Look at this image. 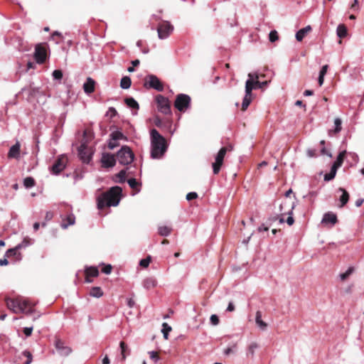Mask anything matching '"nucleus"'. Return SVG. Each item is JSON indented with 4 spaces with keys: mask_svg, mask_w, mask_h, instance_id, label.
Returning <instances> with one entry per match:
<instances>
[{
    "mask_svg": "<svg viewBox=\"0 0 364 364\" xmlns=\"http://www.w3.org/2000/svg\"><path fill=\"white\" fill-rule=\"evenodd\" d=\"M122 193V189L119 186L112 187L107 192L97 197V208L102 210L106 206H117L120 201Z\"/></svg>",
    "mask_w": 364,
    "mask_h": 364,
    "instance_id": "1",
    "label": "nucleus"
},
{
    "mask_svg": "<svg viewBox=\"0 0 364 364\" xmlns=\"http://www.w3.org/2000/svg\"><path fill=\"white\" fill-rule=\"evenodd\" d=\"M151 138V157L161 159L166 153L168 146L165 138L159 132L153 129L150 132Z\"/></svg>",
    "mask_w": 364,
    "mask_h": 364,
    "instance_id": "2",
    "label": "nucleus"
},
{
    "mask_svg": "<svg viewBox=\"0 0 364 364\" xmlns=\"http://www.w3.org/2000/svg\"><path fill=\"white\" fill-rule=\"evenodd\" d=\"M7 307L14 314H31L33 312V307L35 304L22 297L15 299L8 298L6 300Z\"/></svg>",
    "mask_w": 364,
    "mask_h": 364,
    "instance_id": "3",
    "label": "nucleus"
},
{
    "mask_svg": "<svg viewBox=\"0 0 364 364\" xmlns=\"http://www.w3.org/2000/svg\"><path fill=\"white\" fill-rule=\"evenodd\" d=\"M117 157L120 164L128 165L134 161V154L129 146H123L117 151Z\"/></svg>",
    "mask_w": 364,
    "mask_h": 364,
    "instance_id": "4",
    "label": "nucleus"
},
{
    "mask_svg": "<svg viewBox=\"0 0 364 364\" xmlns=\"http://www.w3.org/2000/svg\"><path fill=\"white\" fill-rule=\"evenodd\" d=\"M191 97L186 94H178L174 102V107L181 112H185L191 106Z\"/></svg>",
    "mask_w": 364,
    "mask_h": 364,
    "instance_id": "5",
    "label": "nucleus"
},
{
    "mask_svg": "<svg viewBox=\"0 0 364 364\" xmlns=\"http://www.w3.org/2000/svg\"><path fill=\"white\" fill-rule=\"evenodd\" d=\"M173 31V26L170 22L164 21L161 22L157 27L158 37L160 39L167 38Z\"/></svg>",
    "mask_w": 364,
    "mask_h": 364,
    "instance_id": "6",
    "label": "nucleus"
},
{
    "mask_svg": "<svg viewBox=\"0 0 364 364\" xmlns=\"http://www.w3.org/2000/svg\"><path fill=\"white\" fill-rule=\"evenodd\" d=\"M157 108L159 112L164 114H170L171 113L169 100L163 95H157L156 97Z\"/></svg>",
    "mask_w": 364,
    "mask_h": 364,
    "instance_id": "7",
    "label": "nucleus"
},
{
    "mask_svg": "<svg viewBox=\"0 0 364 364\" xmlns=\"http://www.w3.org/2000/svg\"><path fill=\"white\" fill-rule=\"evenodd\" d=\"M144 85L149 88L154 89L159 92L164 90V86L161 82L154 75H149L146 76Z\"/></svg>",
    "mask_w": 364,
    "mask_h": 364,
    "instance_id": "8",
    "label": "nucleus"
},
{
    "mask_svg": "<svg viewBox=\"0 0 364 364\" xmlns=\"http://www.w3.org/2000/svg\"><path fill=\"white\" fill-rule=\"evenodd\" d=\"M227 151L228 147H223L217 154L215 156V161L213 164V171L214 174H218L219 173Z\"/></svg>",
    "mask_w": 364,
    "mask_h": 364,
    "instance_id": "9",
    "label": "nucleus"
},
{
    "mask_svg": "<svg viewBox=\"0 0 364 364\" xmlns=\"http://www.w3.org/2000/svg\"><path fill=\"white\" fill-rule=\"evenodd\" d=\"M250 84V81H246L245 82V95L242 103L243 110H246L252 102V91L254 87H251Z\"/></svg>",
    "mask_w": 364,
    "mask_h": 364,
    "instance_id": "10",
    "label": "nucleus"
},
{
    "mask_svg": "<svg viewBox=\"0 0 364 364\" xmlns=\"http://www.w3.org/2000/svg\"><path fill=\"white\" fill-rule=\"evenodd\" d=\"M54 345L58 353L60 356H68L72 352V349L69 346H66L60 339H56Z\"/></svg>",
    "mask_w": 364,
    "mask_h": 364,
    "instance_id": "11",
    "label": "nucleus"
},
{
    "mask_svg": "<svg viewBox=\"0 0 364 364\" xmlns=\"http://www.w3.org/2000/svg\"><path fill=\"white\" fill-rule=\"evenodd\" d=\"M65 160V157L63 155L58 158L50 168V171L53 174L58 175L64 170L66 166Z\"/></svg>",
    "mask_w": 364,
    "mask_h": 364,
    "instance_id": "12",
    "label": "nucleus"
},
{
    "mask_svg": "<svg viewBox=\"0 0 364 364\" xmlns=\"http://www.w3.org/2000/svg\"><path fill=\"white\" fill-rule=\"evenodd\" d=\"M102 166L103 168H112L116 164V159L114 154L103 153L101 158Z\"/></svg>",
    "mask_w": 364,
    "mask_h": 364,
    "instance_id": "13",
    "label": "nucleus"
},
{
    "mask_svg": "<svg viewBox=\"0 0 364 364\" xmlns=\"http://www.w3.org/2000/svg\"><path fill=\"white\" fill-rule=\"evenodd\" d=\"M34 58L38 64H42L46 59V50L41 45H37L35 47Z\"/></svg>",
    "mask_w": 364,
    "mask_h": 364,
    "instance_id": "14",
    "label": "nucleus"
},
{
    "mask_svg": "<svg viewBox=\"0 0 364 364\" xmlns=\"http://www.w3.org/2000/svg\"><path fill=\"white\" fill-rule=\"evenodd\" d=\"M78 156L80 160L85 164H89L92 159V154L87 151L85 144H81L78 147Z\"/></svg>",
    "mask_w": 364,
    "mask_h": 364,
    "instance_id": "15",
    "label": "nucleus"
},
{
    "mask_svg": "<svg viewBox=\"0 0 364 364\" xmlns=\"http://www.w3.org/2000/svg\"><path fill=\"white\" fill-rule=\"evenodd\" d=\"M124 102L129 107L132 109V114L136 115L137 114V112L139 109V103L132 97H126L124 99Z\"/></svg>",
    "mask_w": 364,
    "mask_h": 364,
    "instance_id": "16",
    "label": "nucleus"
},
{
    "mask_svg": "<svg viewBox=\"0 0 364 364\" xmlns=\"http://www.w3.org/2000/svg\"><path fill=\"white\" fill-rule=\"evenodd\" d=\"M95 81L90 77L86 79V81L83 84L84 92L90 95L95 91Z\"/></svg>",
    "mask_w": 364,
    "mask_h": 364,
    "instance_id": "17",
    "label": "nucleus"
},
{
    "mask_svg": "<svg viewBox=\"0 0 364 364\" xmlns=\"http://www.w3.org/2000/svg\"><path fill=\"white\" fill-rule=\"evenodd\" d=\"M20 143L17 141L11 146L8 153V157L11 159H18L20 157Z\"/></svg>",
    "mask_w": 364,
    "mask_h": 364,
    "instance_id": "18",
    "label": "nucleus"
},
{
    "mask_svg": "<svg viewBox=\"0 0 364 364\" xmlns=\"http://www.w3.org/2000/svg\"><path fill=\"white\" fill-rule=\"evenodd\" d=\"M99 274V271L97 267H90L85 269V282L87 283L91 282V280L89 279L90 277H95Z\"/></svg>",
    "mask_w": 364,
    "mask_h": 364,
    "instance_id": "19",
    "label": "nucleus"
},
{
    "mask_svg": "<svg viewBox=\"0 0 364 364\" xmlns=\"http://www.w3.org/2000/svg\"><path fill=\"white\" fill-rule=\"evenodd\" d=\"M336 222L337 217L336 214L333 213H325L321 220L322 223H331V225L336 224Z\"/></svg>",
    "mask_w": 364,
    "mask_h": 364,
    "instance_id": "20",
    "label": "nucleus"
},
{
    "mask_svg": "<svg viewBox=\"0 0 364 364\" xmlns=\"http://www.w3.org/2000/svg\"><path fill=\"white\" fill-rule=\"evenodd\" d=\"M311 31V26H306V27L300 29L299 31H298L296 33V39L298 41H301L305 37V36L309 32Z\"/></svg>",
    "mask_w": 364,
    "mask_h": 364,
    "instance_id": "21",
    "label": "nucleus"
},
{
    "mask_svg": "<svg viewBox=\"0 0 364 364\" xmlns=\"http://www.w3.org/2000/svg\"><path fill=\"white\" fill-rule=\"evenodd\" d=\"M255 322L257 326L262 331L266 330L267 324L262 320V313L259 311L256 312Z\"/></svg>",
    "mask_w": 364,
    "mask_h": 364,
    "instance_id": "22",
    "label": "nucleus"
},
{
    "mask_svg": "<svg viewBox=\"0 0 364 364\" xmlns=\"http://www.w3.org/2000/svg\"><path fill=\"white\" fill-rule=\"evenodd\" d=\"M338 191L342 193V195L341 196L339 200L341 202V205H339L340 208L343 207L349 200V194L343 188H339Z\"/></svg>",
    "mask_w": 364,
    "mask_h": 364,
    "instance_id": "23",
    "label": "nucleus"
},
{
    "mask_svg": "<svg viewBox=\"0 0 364 364\" xmlns=\"http://www.w3.org/2000/svg\"><path fill=\"white\" fill-rule=\"evenodd\" d=\"M119 348L121 350L122 360L124 361L127 358V356L130 354V349L124 341L119 343Z\"/></svg>",
    "mask_w": 364,
    "mask_h": 364,
    "instance_id": "24",
    "label": "nucleus"
},
{
    "mask_svg": "<svg viewBox=\"0 0 364 364\" xmlns=\"http://www.w3.org/2000/svg\"><path fill=\"white\" fill-rule=\"evenodd\" d=\"M334 125L335 129L333 130H329L328 134L331 136L333 134H337L340 132L342 129V122L341 119L338 117L334 119Z\"/></svg>",
    "mask_w": 364,
    "mask_h": 364,
    "instance_id": "25",
    "label": "nucleus"
},
{
    "mask_svg": "<svg viewBox=\"0 0 364 364\" xmlns=\"http://www.w3.org/2000/svg\"><path fill=\"white\" fill-rule=\"evenodd\" d=\"M156 285V281L153 277H148L144 279L143 281V287L146 289H150L154 287Z\"/></svg>",
    "mask_w": 364,
    "mask_h": 364,
    "instance_id": "26",
    "label": "nucleus"
},
{
    "mask_svg": "<svg viewBox=\"0 0 364 364\" xmlns=\"http://www.w3.org/2000/svg\"><path fill=\"white\" fill-rule=\"evenodd\" d=\"M109 137H111V139H112L113 140H127V137L124 135V134L119 131V130H116V131H114L112 132L110 135H109Z\"/></svg>",
    "mask_w": 364,
    "mask_h": 364,
    "instance_id": "27",
    "label": "nucleus"
},
{
    "mask_svg": "<svg viewBox=\"0 0 364 364\" xmlns=\"http://www.w3.org/2000/svg\"><path fill=\"white\" fill-rule=\"evenodd\" d=\"M132 80L129 76H124L121 79L120 87L124 90H127L131 87Z\"/></svg>",
    "mask_w": 364,
    "mask_h": 364,
    "instance_id": "28",
    "label": "nucleus"
},
{
    "mask_svg": "<svg viewBox=\"0 0 364 364\" xmlns=\"http://www.w3.org/2000/svg\"><path fill=\"white\" fill-rule=\"evenodd\" d=\"M346 151H343L339 153V154L337 156V159H336V161L333 164L334 168H339L340 166H341V165L343 164V159H344L345 155H346Z\"/></svg>",
    "mask_w": 364,
    "mask_h": 364,
    "instance_id": "29",
    "label": "nucleus"
},
{
    "mask_svg": "<svg viewBox=\"0 0 364 364\" xmlns=\"http://www.w3.org/2000/svg\"><path fill=\"white\" fill-rule=\"evenodd\" d=\"M19 249L16 246L14 248L9 249L6 252L5 257H10L11 256L16 257L19 259L21 254L18 252Z\"/></svg>",
    "mask_w": 364,
    "mask_h": 364,
    "instance_id": "30",
    "label": "nucleus"
},
{
    "mask_svg": "<svg viewBox=\"0 0 364 364\" xmlns=\"http://www.w3.org/2000/svg\"><path fill=\"white\" fill-rule=\"evenodd\" d=\"M336 32L338 36L341 38H345L347 36V28L343 24L338 26Z\"/></svg>",
    "mask_w": 364,
    "mask_h": 364,
    "instance_id": "31",
    "label": "nucleus"
},
{
    "mask_svg": "<svg viewBox=\"0 0 364 364\" xmlns=\"http://www.w3.org/2000/svg\"><path fill=\"white\" fill-rule=\"evenodd\" d=\"M33 243V240L29 238V237H24L23 241L18 244L16 246H17V248H18L19 250L22 249V248H26L27 247H28L29 245H32Z\"/></svg>",
    "mask_w": 364,
    "mask_h": 364,
    "instance_id": "32",
    "label": "nucleus"
},
{
    "mask_svg": "<svg viewBox=\"0 0 364 364\" xmlns=\"http://www.w3.org/2000/svg\"><path fill=\"white\" fill-rule=\"evenodd\" d=\"M295 208V203H292L291 205V208L289 210H288L287 214L289 215V217L287 218V223L291 226L294 224V219L292 216L293 215V210L294 208Z\"/></svg>",
    "mask_w": 364,
    "mask_h": 364,
    "instance_id": "33",
    "label": "nucleus"
},
{
    "mask_svg": "<svg viewBox=\"0 0 364 364\" xmlns=\"http://www.w3.org/2000/svg\"><path fill=\"white\" fill-rule=\"evenodd\" d=\"M127 171L125 169L121 170L117 174H116L115 177V182L117 183H124L125 182V178H126Z\"/></svg>",
    "mask_w": 364,
    "mask_h": 364,
    "instance_id": "34",
    "label": "nucleus"
},
{
    "mask_svg": "<svg viewBox=\"0 0 364 364\" xmlns=\"http://www.w3.org/2000/svg\"><path fill=\"white\" fill-rule=\"evenodd\" d=\"M172 229L168 226L159 227V234L163 237L168 236L171 232Z\"/></svg>",
    "mask_w": 364,
    "mask_h": 364,
    "instance_id": "35",
    "label": "nucleus"
},
{
    "mask_svg": "<svg viewBox=\"0 0 364 364\" xmlns=\"http://www.w3.org/2000/svg\"><path fill=\"white\" fill-rule=\"evenodd\" d=\"M258 347L259 346L257 343H255V342L251 343L247 348V355L253 357L255 355V352L258 348Z\"/></svg>",
    "mask_w": 364,
    "mask_h": 364,
    "instance_id": "36",
    "label": "nucleus"
},
{
    "mask_svg": "<svg viewBox=\"0 0 364 364\" xmlns=\"http://www.w3.org/2000/svg\"><path fill=\"white\" fill-rule=\"evenodd\" d=\"M90 295L92 297L100 298L103 295V292L100 287H92L90 291Z\"/></svg>",
    "mask_w": 364,
    "mask_h": 364,
    "instance_id": "37",
    "label": "nucleus"
},
{
    "mask_svg": "<svg viewBox=\"0 0 364 364\" xmlns=\"http://www.w3.org/2000/svg\"><path fill=\"white\" fill-rule=\"evenodd\" d=\"M292 203H294V202L290 203L289 201H284L282 202L279 205V211L281 213L282 215H284L287 214V212L285 211L287 208H289V210L291 208V205Z\"/></svg>",
    "mask_w": 364,
    "mask_h": 364,
    "instance_id": "38",
    "label": "nucleus"
},
{
    "mask_svg": "<svg viewBox=\"0 0 364 364\" xmlns=\"http://www.w3.org/2000/svg\"><path fill=\"white\" fill-rule=\"evenodd\" d=\"M171 327L167 323H162V329L161 332L163 333L164 338L167 340L168 338V333L171 331Z\"/></svg>",
    "mask_w": 364,
    "mask_h": 364,
    "instance_id": "39",
    "label": "nucleus"
},
{
    "mask_svg": "<svg viewBox=\"0 0 364 364\" xmlns=\"http://www.w3.org/2000/svg\"><path fill=\"white\" fill-rule=\"evenodd\" d=\"M67 223H63L61 227L63 229H66L69 225H72L75 223V218L74 215L71 214L66 218Z\"/></svg>",
    "mask_w": 364,
    "mask_h": 364,
    "instance_id": "40",
    "label": "nucleus"
},
{
    "mask_svg": "<svg viewBox=\"0 0 364 364\" xmlns=\"http://www.w3.org/2000/svg\"><path fill=\"white\" fill-rule=\"evenodd\" d=\"M23 186L26 188H31L35 186V180L32 177H26L23 180Z\"/></svg>",
    "mask_w": 364,
    "mask_h": 364,
    "instance_id": "41",
    "label": "nucleus"
},
{
    "mask_svg": "<svg viewBox=\"0 0 364 364\" xmlns=\"http://www.w3.org/2000/svg\"><path fill=\"white\" fill-rule=\"evenodd\" d=\"M337 168L332 166L330 173L324 176V180L327 181L332 180L336 176Z\"/></svg>",
    "mask_w": 364,
    "mask_h": 364,
    "instance_id": "42",
    "label": "nucleus"
},
{
    "mask_svg": "<svg viewBox=\"0 0 364 364\" xmlns=\"http://www.w3.org/2000/svg\"><path fill=\"white\" fill-rule=\"evenodd\" d=\"M22 355L27 358L26 361L23 364H31L32 363L33 356L31 352L28 350H24L23 351Z\"/></svg>",
    "mask_w": 364,
    "mask_h": 364,
    "instance_id": "43",
    "label": "nucleus"
},
{
    "mask_svg": "<svg viewBox=\"0 0 364 364\" xmlns=\"http://www.w3.org/2000/svg\"><path fill=\"white\" fill-rule=\"evenodd\" d=\"M353 272V268L349 267L345 272L340 274L339 277L341 280H345L346 279H347L349 277V275H350L352 274Z\"/></svg>",
    "mask_w": 364,
    "mask_h": 364,
    "instance_id": "44",
    "label": "nucleus"
},
{
    "mask_svg": "<svg viewBox=\"0 0 364 364\" xmlns=\"http://www.w3.org/2000/svg\"><path fill=\"white\" fill-rule=\"evenodd\" d=\"M52 76L54 80H60L63 78V72L60 70H55Z\"/></svg>",
    "mask_w": 364,
    "mask_h": 364,
    "instance_id": "45",
    "label": "nucleus"
},
{
    "mask_svg": "<svg viewBox=\"0 0 364 364\" xmlns=\"http://www.w3.org/2000/svg\"><path fill=\"white\" fill-rule=\"evenodd\" d=\"M151 259V256H148L145 259H141L139 262V265L144 268L147 267L149 265Z\"/></svg>",
    "mask_w": 364,
    "mask_h": 364,
    "instance_id": "46",
    "label": "nucleus"
},
{
    "mask_svg": "<svg viewBox=\"0 0 364 364\" xmlns=\"http://www.w3.org/2000/svg\"><path fill=\"white\" fill-rule=\"evenodd\" d=\"M278 33L275 30L271 31L269 34V40L271 42H274L278 40Z\"/></svg>",
    "mask_w": 364,
    "mask_h": 364,
    "instance_id": "47",
    "label": "nucleus"
},
{
    "mask_svg": "<svg viewBox=\"0 0 364 364\" xmlns=\"http://www.w3.org/2000/svg\"><path fill=\"white\" fill-rule=\"evenodd\" d=\"M257 78H258V75L257 73H249L248 79L247 80V81H250L251 87H254L255 80H257Z\"/></svg>",
    "mask_w": 364,
    "mask_h": 364,
    "instance_id": "48",
    "label": "nucleus"
},
{
    "mask_svg": "<svg viewBox=\"0 0 364 364\" xmlns=\"http://www.w3.org/2000/svg\"><path fill=\"white\" fill-rule=\"evenodd\" d=\"M267 84H268L267 81L259 82L258 80H255L254 82V88L253 89L262 88L263 87L267 85Z\"/></svg>",
    "mask_w": 364,
    "mask_h": 364,
    "instance_id": "49",
    "label": "nucleus"
},
{
    "mask_svg": "<svg viewBox=\"0 0 364 364\" xmlns=\"http://www.w3.org/2000/svg\"><path fill=\"white\" fill-rule=\"evenodd\" d=\"M117 141H118L117 140H113L112 139H111V137H109V142H108L109 149L112 150L114 148H116L117 146H118L119 143Z\"/></svg>",
    "mask_w": 364,
    "mask_h": 364,
    "instance_id": "50",
    "label": "nucleus"
},
{
    "mask_svg": "<svg viewBox=\"0 0 364 364\" xmlns=\"http://www.w3.org/2000/svg\"><path fill=\"white\" fill-rule=\"evenodd\" d=\"M127 183L129 184V186H130V188H132V189H135L138 187L139 186V183L136 181V180L135 178H129L128 181H127Z\"/></svg>",
    "mask_w": 364,
    "mask_h": 364,
    "instance_id": "51",
    "label": "nucleus"
},
{
    "mask_svg": "<svg viewBox=\"0 0 364 364\" xmlns=\"http://www.w3.org/2000/svg\"><path fill=\"white\" fill-rule=\"evenodd\" d=\"M150 358L156 363L159 360V357L157 355V353L156 351H149V352Z\"/></svg>",
    "mask_w": 364,
    "mask_h": 364,
    "instance_id": "52",
    "label": "nucleus"
},
{
    "mask_svg": "<svg viewBox=\"0 0 364 364\" xmlns=\"http://www.w3.org/2000/svg\"><path fill=\"white\" fill-rule=\"evenodd\" d=\"M210 323L214 326H217L219 323V318L215 314L211 315V316L210 318Z\"/></svg>",
    "mask_w": 364,
    "mask_h": 364,
    "instance_id": "53",
    "label": "nucleus"
},
{
    "mask_svg": "<svg viewBox=\"0 0 364 364\" xmlns=\"http://www.w3.org/2000/svg\"><path fill=\"white\" fill-rule=\"evenodd\" d=\"M198 198V194L196 192H190L186 195V199L188 200H191L193 199H196Z\"/></svg>",
    "mask_w": 364,
    "mask_h": 364,
    "instance_id": "54",
    "label": "nucleus"
},
{
    "mask_svg": "<svg viewBox=\"0 0 364 364\" xmlns=\"http://www.w3.org/2000/svg\"><path fill=\"white\" fill-rule=\"evenodd\" d=\"M112 265L107 264L102 268V272L106 274H109L112 272Z\"/></svg>",
    "mask_w": 364,
    "mask_h": 364,
    "instance_id": "55",
    "label": "nucleus"
},
{
    "mask_svg": "<svg viewBox=\"0 0 364 364\" xmlns=\"http://www.w3.org/2000/svg\"><path fill=\"white\" fill-rule=\"evenodd\" d=\"M33 331V327H25L23 328V333L26 336V337H28L31 335Z\"/></svg>",
    "mask_w": 364,
    "mask_h": 364,
    "instance_id": "56",
    "label": "nucleus"
},
{
    "mask_svg": "<svg viewBox=\"0 0 364 364\" xmlns=\"http://www.w3.org/2000/svg\"><path fill=\"white\" fill-rule=\"evenodd\" d=\"M235 308L234 304L232 301H230V302H229V304L228 305L226 311H229V312H232V311H235Z\"/></svg>",
    "mask_w": 364,
    "mask_h": 364,
    "instance_id": "57",
    "label": "nucleus"
},
{
    "mask_svg": "<svg viewBox=\"0 0 364 364\" xmlns=\"http://www.w3.org/2000/svg\"><path fill=\"white\" fill-rule=\"evenodd\" d=\"M328 68V65H323V66L321 68V70H320V72H319V74L325 76V75H326V73H327Z\"/></svg>",
    "mask_w": 364,
    "mask_h": 364,
    "instance_id": "58",
    "label": "nucleus"
},
{
    "mask_svg": "<svg viewBox=\"0 0 364 364\" xmlns=\"http://www.w3.org/2000/svg\"><path fill=\"white\" fill-rule=\"evenodd\" d=\"M107 113L110 114L111 117H114L116 116L117 111L114 107H109Z\"/></svg>",
    "mask_w": 364,
    "mask_h": 364,
    "instance_id": "59",
    "label": "nucleus"
},
{
    "mask_svg": "<svg viewBox=\"0 0 364 364\" xmlns=\"http://www.w3.org/2000/svg\"><path fill=\"white\" fill-rule=\"evenodd\" d=\"M53 213H51L50 211H48L46 213L45 218H46V220H50L53 218Z\"/></svg>",
    "mask_w": 364,
    "mask_h": 364,
    "instance_id": "60",
    "label": "nucleus"
},
{
    "mask_svg": "<svg viewBox=\"0 0 364 364\" xmlns=\"http://www.w3.org/2000/svg\"><path fill=\"white\" fill-rule=\"evenodd\" d=\"M135 305V302L132 299H129L127 300V306L129 307V308H132L134 307V306Z\"/></svg>",
    "mask_w": 364,
    "mask_h": 364,
    "instance_id": "61",
    "label": "nucleus"
},
{
    "mask_svg": "<svg viewBox=\"0 0 364 364\" xmlns=\"http://www.w3.org/2000/svg\"><path fill=\"white\" fill-rule=\"evenodd\" d=\"M323 81H324V75L319 74L318 78V82L320 86H321L323 84Z\"/></svg>",
    "mask_w": 364,
    "mask_h": 364,
    "instance_id": "62",
    "label": "nucleus"
},
{
    "mask_svg": "<svg viewBox=\"0 0 364 364\" xmlns=\"http://www.w3.org/2000/svg\"><path fill=\"white\" fill-rule=\"evenodd\" d=\"M364 202V199L363 198H359L356 201H355V206L356 207H360Z\"/></svg>",
    "mask_w": 364,
    "mask_h": 364,
    "instance_id": "63",
    "label": "nucleus"
},
{
    "mask_svg": "<svg viewBox=\"0 0 364 364\" xmlns=\"http://www.w3.org/2000/svg\"><path fill=\"white\" fill-rule=\"evenodd\" d=\"M110 360L107 355H105V357L102 360V364H109Z\"/></svg>",
    "mask_w": 364,
    "mask_h": 364,
    "instance_id": "64",
    "label": "nucleus"
}]
</instances>
